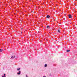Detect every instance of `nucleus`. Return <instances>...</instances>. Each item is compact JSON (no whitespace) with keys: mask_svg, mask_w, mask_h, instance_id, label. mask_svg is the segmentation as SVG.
<instances>
[{"mask_svg":"<svg viewBox=\"0 0 77 77\" xmlns=\"http://www.w3.org/2000/svg\"><path fill=\"white\" fill-rule=\"evenodd\" d=\"M50 28V26H47V28Z\"/></svg>","mask_w":77,"mask_h":77,"instance_id":"nucleus-11","label":"nucleus"},{"mask_svg":"<svg viewBox=\"0 0 77 77\" xmlns=\"http://www.w3.org/2000/svg\"><path fill=\"white\" fill-rule=\"evenodd\" d=\"M43 77H46V76H44Z\"/></svg>","mask_w":77,"mask_h":77,"instance_id":"nucleus-12","label":"nucleus"},{"mask_svg":"<svg viewBox=\"0 0 77 77\" xmlns=\"http://www.w3.org/2000/svg\"><path fill=\"white\" fill-rule=\"evenodd\" d=\"M2 51H3L2 50L0 49V51H1V52H2Z\"/></svg>","mask_w":77,"mask_h":77,"instance_id":"nucleus-9","label":"nucleus"},{"mask_svg":"<svg viewBox=\"0 0 77 77\" xmlns=\"http://www.w3.org/2000/svg\"><path fill=\"white\" fill-rule=\"evenodd\" d=\"M20 69H21V68H17V71H20Z\"/></svg>","mask_w":77,"mask_h":77,"instance_id":"nucleus-4","label":"nucleus"},{"mask_svg":"<svg viewBox=\"0 0 77 77\" xmlns=\"http://www.w3.org/2000/svg\"><path fill=\"white\" fill-rule=\"evenodd\" d=\"M4 76H2V77H6V76H5V75H6V74H4Z\"/></svg>","mask_w":77,"mask_h":77,"instance_id":"nucleus-6","label":"nucleus"},{"mask_svg":"<svg viewBox=\"0 0 77 77\" xmlns=\"http://www.w3.org/2000/svg\"><path fill=\"white\" fill-rule=\"evenodd\" d=\"M58 32H59V33H60V31L59 30H58Z\"/></svg>","mask_w":77,"mask_h":77,"instance_id":"nucleus-10","label":"nucleus"},{"mask_svg":"<svg viewBox=\"0 0 77 77\" xmlns=\"http://www.w3.org/2000/svg\"><path fill=\"white\" fill-rule=\"evenodd\" d=\"M26 77H27V75H26Z\"/></svg>","mask_w":77,"mask_h":77,"instance_id":"nucleus-13","label":"nucleus"},{"mask_svg":"<svg viewBox=\"0 0 77 77\" xmlns=\"http://www.w3.org/2000/svg\"><path fill=\"white\" fill-rule=\"evenodd\" d=\"M70 51V50H66L67 52H69V51Z\"/></svg>","mask_w":77,"mask_h":77,"instance_id":"nucleus-7","label":"nucleus"},{"mask_svg":"<svg viewBox=\"0 0 77 77\" xmlns=\"http://www.w3.org/2000/svg\"><path fill=\"white\" fill-rule=\"evenodd\" d=\"M18 75H20L21 74V71H20L18 72L17 73Z\"/></svg>","mask_w":77,"mask_h":77,"instance_id":"nucleus-1","label":"nucleus"},{"mask_svg":"<svg viewBox=\"0 0 77 77\" xmlns=\"http://www.w3.org/2000/svg\"><path fill=\"white\" fill-rule=\"evenodd\" d=\"M46 66H47V65L45 64V67H46Z\"/></svg>","mask_w":77,"mask_h":77,"instance_id":"nucleus-8","label":"nucleus"},{"mask_svg":"<svg viewBox=\"0 0 77 77\" xmlns=\"http://www.w3.org/2000/svg\"><path fill=\"white\" fill-rule=\"evenodd\" d=\"M47 18H50V16L48 15L47 17Z\"/></svg>","mask_w":77,"mask_h":77,"instance_id":"nucleus-5","label":"nucleus"},{"mask_svg":"<svg viewBox=\"0 0 77 77\" xmlns=\"http://www.w3.org/2000/svg\"><path fill=\"white\" fill-rule=\"evenodd\" d=\"M15 57V56H12L11 57V58H12V59H14Z\"/></svg>","mask_w":77,"mask_h":77,"instance_id":"nucleus-3","label":"nucleus"},{"mask_svg":"<svg viewBox=\"0 0 77 77\" xmlns=\"http://www.w3.org/2000/svg\"><path fill=\"white\" fill-rule=\"evenodd\" d=\"M69 18H71L72 17L71 16V14H69Z\"/></svg>","mask_w":77,"mask_h":77,"instance_id":"nucleus-2","label":"nucleus"}]
</instances>
